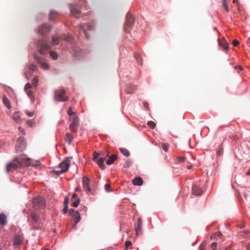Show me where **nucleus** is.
Here are the masks:
<instances>
[{
  "label": "nucleus",
  "instance_id": "obj_1",
  "mask_svg": "<svg viewBox=\"0 0 250 250\" xmlns=\"http://www.w3.org/2000/svg\"><path fill=\"white\" fill-rule=\"evenodd\" d=\"M54 100L57 102L66 101L68 97L66 95V91L63 88L57 89L54 91Z\"/></svg>",
  "mask_w": 250,
  "mask_h": 250
},
{
  "label": "nucleus",
  "instance_id": "obj_2",
  "mask_svg": "<svg viewBox=\"0 0 250 250\" xmlns=\"http://www.w3.org/2000/svg\"><path fill=\"white\" fill-rule=\"evenodd\" d=\"M37 45L40 48V53L41 54H45L47 51L51 49V46L48 44L47 41L45 39L39 40Z\"/></svg>",
  "mask_w": 250,
  "mask_h": 250
},
{
  "label": "nucleus",
  "instance_id": "obj_3",
  "mask_svg": "<svg viewBox=\"0 0 250 250\" xmlns=\"http://www.w3.org/2000/svg\"><path fill=\"white\" fill-rule=\"evenodd\" d=\"M16 161L19 163L21 167H28L31 165V160L30 158H27L26 155H20L16 157Z\"/></svg>",
  "mask_w": 250,
  "mask_h": 250
},
{
  "label": "nucleus",
  "instance_id": "obj_4",
  "mask_svg": "<svg viewBox=\"0 0 250 250\" xmlns=\"http://www.w3.org/2000/svg\"><path fill=\"white\" fill-rule=\"evenodd\" d=\"M33 204L35 209H40L45 207V201L43 197H38L33 199Z\"/></svg>",
  "mask_w": 250,
  "mask_h": 250
},
{
  "label": "nucleus",
  "instance_id": "obj_5",
  "mask_svg": "<svg viewBox=\"0 0 250 250\" xmlns=\"http://www.w3.org/2000/svg\"><path fill=\"white\" fill-rule=\"evenodd\" d=\"M71 162L68 159H66L61 163L59 165V167L61 168L60 171H57L58 174H61L67 171L70 167Z\"/></svg>",
  "mask_w": 250,
  "mask_h": 250
},
{
  "label": "nucleus",
  "instance_id": "obj_6",
  "mask_svg": "<svg viewBox=\"0 0 250 250\" xmlns=\"http://www.w3.org/2000/svg\"><path fill=\"white\" fill-rule=\"evenodd\" d=\"M134 22V20L133 15L130 13H128L126 16V21L125 24V30L126 32L129 31V28L132 26Z\"/></svg>",
  "mask_w": 250,
  "mask_h": 250
},
{
  "label": "nucleus",
  "instance_id": "obj_7",
  "mask_svg": "<svg viewBox=\"0 0 250 250\" xmlns=\"http://www.w3.org/2000/svg\"><path fill=\"white\" fill-rule=\"evenodd\" d=\"M19 167H21L19 166V163L16 161V158H15L12 161L9 162L7 165L6 171L8 172L9 171H13Z\"/></svg>",
  "mask_w": 250,
  "mask_h": 250
},
{
  "label": "nucleus",
  "instance_id": "obj_8",
  "mask_svg": "<svg viewBox=\"0 0 250 250\" xmlns=\"http://www.w3.org/2000/svg\"><path fill=\"white\" fill-rule=\"evenodd\" d=\"M79 126V119L76 116L72 117L71 124L69 125V129L73 132H76Z\"/></svg>",
  "mask_w": 250,
  "mask_h": 250
},
{
  "label": "nucleus",
  "instance_id": "obj_9",
  "mask_svg": "<svg viewBox=\"0 0 250 250\" xmlns=\"http://www.w3.org/2000/svg\"><path fill=\"white\" fill-rule=\"evenodd\" d=\"M69 214L76 224H77L80 221L81 218L78 211L75 210L74 209H70Z\"/></svg>",
  "mask_w": 250,
  "mask_h": 250
},
{
  "label": "nucleus",
  "instance_id": "obj_10",
  "mask_svg": "<svg viewBox=\"0 0 250 250\" xmlns=\"http://www.w3.org/2000/svg\"><path fill=\"white\" fill-rule=\"evenodd\" d=\"M25 146V143L22 138H20L18 140L16 144V150L17 152H21Z\"/></svg>",
  "mask_w": 250,
  "mask_h": 250
},
{
  "label": "nucleus",
  "instance_id": "obj_11",
  "mask_svg": "<svg viewBox=\"0 0 250 250\" xmlns=\"http://www.w3.org/2000/svg\"><path fill=\"white\" fill-rule=\"evenodd\" d=\"M51 26L49 24H44L39 27L38 32L41 35H45L50 32Z\"/></svg>",
  "mask_w": 250,
  "mask_h": 250
},
{
  "label": "nucleus",
  "instance_id": "obj_12",
  "mask_svg": "<svg viewBox=\"0 0 250 250\" xmlns=\"http://www.w3.org/2000/svg\"><path fill=\"white\" fill-rule=\"evenodd\" d=\"M28 221L32 224H37L39 221V216L35 212H32L28 217Z\"/></svg>",
  "mask_w": 250,
  "mask_h": 250
},
{
  "label": "nucleus",
  "instance_id": "obj_13",
  "mask_svg": "<svg viewBox=\"0 0 250 250\" xmlns=\"http://www.w3.org/2000/svg\"><path fill=\"white\" fill-rule=\"evenodd\" d=\"M86 25L88 29L92 30L94 29L95 24L93 23H89L86 24H85V23H83L80 25V28L83 31L86 38H88V37L87 36V33L86 32V31L85 30V27Z\"/></svg>",
  "mask_w": 250,
  "mask_h": 250
},
{
  "label": "nucleus",
  "instance_id": "obj_14",
  "mask_svg": "<svg viewBox=\"0 0 250 250\" xmlns=\"http://www.w3.org/2000/svg\"><path fill=\"white\" fill-rule=\"evenodd\" d=\"M203 193L202 188L197 184H194L192 186V194L196 196H200Z\"/></svg>",
  "mask_w": 250,
  "mask_h": 250
},
{
  "label": "nucleus",
  "instance_id": "obj_15",
  "mask_svg": "<svg viewBox=\"0 0 250 250\" xmlns=\"http://www.w3.org/2000/svg\"><path fill=\"white\" fill-rule=\"evenodd\" d=\"M89 180L88 178L85 176L83 177V188L87 191V193L90 192L91 189L89 187Z\"/></svg>",
  "mask_w": 250,
  "mask_h": 250
},
{
  "label": "nucleus",
  "instance_id": "obj_16",
  "mask_svg": "<svg viewBox=\"0 0 250 250\" xmlns=\"http://www.w3.org/2000/svg\"><path fill=\"white\" fill-rule=\"evenodd\" d=\"M109 152L107 150H106L105 157L109 156L108 159L106 161V164L108 165H111L112 164H113L114 163V162L117 158V156L115 154H112L110 156H109Z\"/></svg>",
  "mask_w": 250,
  "mask_h": 250
},
{
  "label": "nucleus",
  "instance_id": "obj_17",
  "mask_svg": "<svg viewBox=\"0 0 250 250\" xmlns=\"http://www.w3.org/2000/svg\"><path fill=\"white\" fill-rule=\"evenodd\" d=\"M137 89V86L129 84L126 86L125 91L127 94H131L134 93Z\"/></svg>",
  "mask_w": 250,
  "mask_h": 250
},
{
  "label": "nucleus",
  "instance_id": "obj_18",
  "mask_svg": "<svg viewBox=\"0 0 250 250\" xmlns=\"http://www.w3.org/2000/svg\"><path fill=\"white\" fill-rule=\"evenodd\" d=\"M70 13L72 16L77 17L80 13V10L76 6L71 5L70 6Z\"/></svg>",
  "mask_w": 250,
  "mask_h": 250
},
{
  "label": "nucleus",
  "instance_id": "obj_19",
  "mask_svg": "<svg viewBox=\"0 0 250 250\" xmlns=\"http://www.w3.org/2000/svg\"><path fill=\"white\" fill-rule=\"evenodd\" d=\"M142 221L140 218L138 219L137 226L135 228L136 234L139 235L142 232Z\"/></svg>",
  "mask_w": 250,
  "mask_h": 250
},
{
  "label": "nucleus",
  "instance_id": "obj_20",
  "mask_svg": "<svg viewBox=\"0 0 250 250\" xmlns=\"http://www.w3.org/2000/svg\"><path fill=\"white\" fill-rule=\"evenodd\" d=\"M177 161L178 163L180 164H184L183 166H186L188 169H190L192 167V166L188 165V162L185 159L184 157H179L177 158Z\"/></svg>",
  "mask_w": 250,
  "mask_h": 250
},
{
  "label": "nucleus",
  "instance_id": "obj_21",
  "mask_svg": "<svg viewBox=\"0 0 250 250\" xmlns=\"http://www.w3.org/2000/svg\"><path fill=\"white\" fill-rule=\"evenodd\" d=\"M242 193L246 199L250 200V187L243 188Z\"/></svg>",
  "mask_w": 250,
  "mask_h": 250
},
{
  "label": "nucleus",
  "instance_id": "obj_22",
  "mask_svg": "<svg viewBox=\"0 0 250 250\" xmlns=\"http://www.w3.org/2000/svg\"><path fill=\"white\" fill-rule=\"evenodd\" d=\"M35 59L37 60L38 63L41 64L42 68H43L45 69H48L49 68V66L47 63H46L45 62L42 61L38 57H36L35 56Z\"/></svg>",
  "mask_w": 250,
  "mask_h": 250
},
{
  "label": "nucleus",
  "instance_id": "obj_23",
  "mask_svg": "<svg viewBox=\"0 0 250 250\" xmlns=\"http://www.w3.org/2000/svg\"><path fill=\"white\" fill-rule=\"evenodd\" d=\"M7 216L3 213L0 214V224L5 226L7 224Z\"/></svg>",
  "mask_w": 250,
  "mask_h": 250
},
{
  "label": "nucleus",
  "instance_id": "obj_24",
  "mask_svg": "<svg viewBox=\"0 0 250 250\" xmlns=\"http://www.w3.org/2000/svg\"><path fill=\"white\" fill-rule=\"evenodd\" d=\"M134 185L141 186L143 183V179L139 177L135 178L132 181Z\"/></svg>",
  "mask_w": 250,
  "mask_h": 250
},
{
  "label": "nucleus",
  "instance_id": "obj_25",
  "mask_svg": "<svg viewBox=\"0 0 250 250\" xmlns=\"http://www.w3.org/2000/svg\"><path fill=\"white\" fill-rule=\"evenodd\" d=\"M2 102L4 105L7 107V108L10 109L11 108L10 102L5 95H3L2 96Z\"/></svg>",
  "mask_w": 250,
  "mask_h": 250
},
{
  "label": "nucleus",
  "instance_id": "obj_26",
  "mask_svg": "<svg viewBox=\"0 0 250 250\" xmlns=\"http://www.w3.org/2000/svg\"><path fill=\"white\" fill-rule=\"evenodd\" d=\"M58 17V13L54 10L50 11L49 14V20L53 21L57 18Z\"/></svg>",
  "mask_w": 250,
  "mask_h": 250
},
{
  "label": "nucleus",
  "instance_id": "obj_27",
  "mask_svg": "<svg viewBox=\"0 0 250 250\" xmlns=\"http://www.w3.org/2000/svg\"><path fill=\"white\" fill-rule=\"evenodd\" d=\"M105 158L101 157L99 159V160L97 161V163L99 166L102 170H104L105 168V166L104 164Z\"/></svg>",
  "mask_w": 250,
  "mask_h": 250
},
{
  "label": "nucleus",
  "instance_id": "obj_28",
  "mask_svg": "<svg viewBox=\"0 0 250 250\" xmlns=\"http://www.w3.org/2000/svg\"><path fill=\"white\" fill-rule=\"evenodd\" d=\"M219 44L225 50L228 49L229 44L224 40H219Z\"/></svg>",
  "mask_w": 250,
  "mask_h": 250
},
{
  "label": "nucleus",
  "instance_id": "obj_29",
  "mask_svg": "<svg viewBox=\"0 0 250 250\" xmlns=\"http://www.w3.org/2000/svg\"><path fill=\"white\" fill-rule=\"evenodd\" d=\"M73 140L72 136L69 133H66L65 134V140L67 142L68 145H70Z\"/></svg>",
  "mask_w": 250,
  "mask_h": 250
},
{
  "label": "nucleus",
  "instance_id": "obj_30",
  "mask_svg": "<svg viewBox=\"0 0 250 250\" xmlns=\"http://www.w3.org/2000/svg\"><path fill=\"white\" fill-rule=\"evenodd\" d=\"M21 237L18 236V235H16L14 237V244L15 245H19L21 244Z\"/></svg>",
  "mask_w": 250,
  "mask_h": 250
},
{
  "label": "nucleus",
  "instance_id": "obj_31",
  "mask_svg": "<svg viewBox=\"0 0 250 250\" xmlns=\"http://www.w3.org/2000/svg\"><path fill=\"white\" fill-rule=\"evenodd\" d=\"M120 151L122 154L126 157H128L130 155L129 151L125 148H120Z\"/></svg>",
  "mask_w": 250,
  "mask_h": 250
},
{
  "label": "nucleus",
  "instance_id": "obj_32",
  "mask_svg": "<svg viewBox=\"0 0 250 250\" xmlns=\"http://www.w3.org/2000/svg\"><path fill=\"white\" fill-rule=\"evenodd\" d=\"M59 40L58 38H57L56 36H53L52 38V44L53 45H56L59 44Z\"/></svg>",
  "mask_w": 250,
  "mask_h": 250
},
{
  "label": "nucleus",
  "instance_id": "obj_33",
  "mask_svg": "<svg viewBox=\"0 0 250 250\" xmlns=\"http://www.w3.org/2000/svg\"><path fill=\"white\" fill-rule=\"evenodd\" d=\"M240 233L241 236L245 237L250 236V230H249L242 231Z\"/></svg>",
  "mask_w": 250,
  "mask_h": 250
},
{
  "label": "nucleus",
  "instance_id": "obj_34",
  "mask_svg": "<svg viewBox=\"0 0 250 250\" xmlns=\"http://www.w3.org/2000/svg\"><path fill=\"white\" fill-rule=\"evenodd\" d=\"M32 84L33 86H36L38 85V76H35L31 81Z\"/></svg>",
  "mask_w": 250,
  "mask_h": 250
},
{
  "label": "nucleus",
  "instance_id": "obj_35",
  "mask_svg": "<svg viewBox=\"0 0 250 250\" xmlns=\"http://www.w3.org/2000/svg\"><path fill=\"white\" fill-rule=\"evenodd\" d=\"M223 7L227 12H229V6L227 3V0H223Z\"/></svg>",
  "mask_w": 250,
  "mask_h": 250
},
{
  "label": "nucleus",
  "instance_id": "obj_36",
  "mask_svg": "<svg viewBox=\"0 0 250 250\" xmlns=\"http://www.w3.org/2000/svg\"><path fill=\"white\" fill-rule=\"evenodd\" d=\"M147 125L151 129H153L156 126L155 123L153 121H148L147 122Z\"/></svg>",
  "mask_w": 250,
  "mask_h": 250
},
{
  "label": "nucleus",
  "instance_id": "obj_37",
  "mask_svg": "<svg viewBox=\"0 0 250 250\" xmlns=\"http://www.w3.org/2000/svg\"><path fill=\"white\" fill-rule=\"evenodd\" d=\"M162 148L163 149V150L166 152H167L168 150V148H169V145L167 143H164L162 145Z\"/></svg>",
  "mask_w": 250,
  "mask_h": 250
},
{
  "label": "nucleus",
  "instance_id": "obj_38",
  "mask_svg": "<svg viewBox=\"0 0 250 250\" xmlns=\"http://www.w3.org/2000/svg\"><path fill=\"white\" fill-rule=\"evenodd\" d=\"M63 39L66 41H71L72 39V36L69 35H63Z\"/></svg>",
  "mask_w": 250,
  "mask_h": 250
},
{
  "label": "nucleus",
  "instance_id": "obj_39",
  "mask_svg": "<svg viewBox=\"0 0 250 250\" xmlns=\"http://www.w3.org/2000/svg\"><path fill=\"white\" fill-rule=\"evenodd\" d=\"M132 243L130 241H127L125 243V249L124 250H128L129 247H131Z\"/></svg>",
  "mask_w": 250,
  "mask_h": 250
},
{
  "label": "nucleus",
  "instance_id": "obj_40",
  "mask_svg": "<svg viewBox=\"0 0 250 250\" xmlns=\"http://www.w3.org/2000/svg\"><path fill=\"white\" fill-rule=\"evenodd\" d=\"M50 55L53 60H57L58 58V55L54 51H50Z\"/></svg>",
  "mask_w": 250,
  "mask_h": 250
},
{
  "label": "nucleus",
  "instance_id": "obj_41",
  "mask_svg": "<svg viewBox=\"0 0 250 250\" xmlns=\"http://www.w3.org/2000/svg\"><path fill=\"white\" fill-rule=\"evenodd\" d=\"M222 235V234L220 232H216L215 233L212 234L211 236H210V238L211 239H214L216 238V236L217 237H220Z\"/></svg>",
  "mask_w": 250,
  "mask_h": 250
},
{
  "label": "nucleus",
  "instance_id": "obj_42",
  "mask_svg": "<svg viewBox=\"0 0 250 250\" xmlns=\"http://www.w3.org/2000/svg\"><path fill=\"white\" fill-rule=\"evenodd\" d=\"M27 94L29 98H30L31 99L34 98V92L32 91L29 90L27 91Z\"/></svg>",
  "mask_w": 250,
  "mask_h": 250
},
{
  "label": "nucleus",
  "instance_id": "obj_43",
  "mask_svg": "<svg viewBox=\"0 0 250 250\" xmlns=\"http://www.w3.org/2000/svg\"><path fill=\"white\" fill-rule=\"evenodd\" d=\"M25 113L28 116L30 117L33 116L35 114L34 111H29L27 110L25 111Z\"/></svg>",
  "mask_w": 250,
  "mask_h": 250
},
{
  "label": "nucleus",
  "instance_id": "obj_44",
  "mask_svg": "<svg viewBox=\"0 0 250 250\" xmlns=\"http://www.w3.org/2000/svg\"><path fill=\"white\" fill-rule=\"evenodd\" d=\"M37 66L34 64H30L29 65V69L32 71H36L37 70Z\"/></svg>",
  "mask_w": 250,
  "mask_h": 250
},
{
  "label": "nucleus",
  "instance_id": "obj_45",
  "mask_svg": "<svg viewBox=\"0 0 250 250\" xmlns=\"http://www.w3.org/2000/svg\"><path fill=\"white\" fill-rule=\"evenodd\" d=\"M80 202V199L79 198H77L76 201L73 202L72 203V206L74 207H77Z\"/></svg>",
  "mask_w": 250,
  "mask_h": 250
},
{
  "label": "nucleus",
  "instance_id": "obj_46",
  "mask_svg": "<svg viewBox=\"0 0 250 250\" xmlns=\"http://www.w3.org/2000/svg\"><path fill=\"white\" fill-rule=\"evenodd\" d=\"M101 155V154L97 152L96 151H94L93 153V160L95 161L96 159L99 157V155Z\"/></svg>",
  "mask_w": 250,
  "mask_h": 250
},
{
  "label": "nucleus",
  "instance_id": "obj_47",
  "mask_svg": "<svg viewBox=\"0 0 250 250\" xmlns=\"http://www.w3.org/2000/svg\"><path fill=\"white\" fill-rule=\"evenodd\" d=\"M32 84L30 83H27L25 85V90L27 91V89L31 88L32 87Z\"/></svg>",
  "mask_w": 250,
  "mask_h": 250
},
{
  "label": "nucleus",
  "instance_id": "obj_48",
  "mask_svg": "<svg viewBox=\"0 0 250 250\" xmlns=\"http://www.w3.org/2000/svg\"><path fill=\"white\" fill-rule=\"evenodd\" d=\"M206 243H203L200 246L199 250H205Z\"/></svg>",
  "mask_w": 250,
  "mask_h": 250
},
{
  "label": "nucleus",
  "instance_id": "obj_49",
  "mask_svg": "<svg viewBox=\"0 0 250 250\" xmlns=\"http://www.w3.org/2000/svg\"><path fill=\"white\" fill-rule=\"evenodd\" d=\"M27 123L29 126L31 127H33L35 126V123L30 120H28L27 121Z\"/></svg>",
  "mask_w": 250,
  "mask_h": 250
},
{
  "label": "nucleus",
  "instance_id": "obj_50",
  "mask_svg": "<svg viewBox=\"0 0 250 250\" xmlns=\"http://www.w3.org/2000/svg\"><path fill=\"white\" fill-rule=\"evenodd\" d=\"M232 43L234 46H236L239 44V42L237 40H234L232 41Z\"/></svg>",
  "mask_w": 250,
  "mask_h": 250
},
{
  "label": "nucleus",
  "instance_id": "obj_51",
  "mask_svg": "<svg viewBox=\"0 0 250 250\" xmlns=\"http://www.w3.org/2000/svg\"><path fill=\"white\" fill-rule=\"evenodd\" d=\"M217 244L216 242H213L211 244V247L212 250L217 249Z\"/></svg>",
  "mask_w": 250,
  "mask_h": 250
},
{
  "label": "nucleus",
  "instance_id": "obj_52",
  "mask_svg": "<svg viewBox=\"0 0 250 250\" xmlns=\"http://www.w3.org/2000/svg\"><path fill=\"white\" fill-rule=\"evenodd\" d=\"M67 113H68V114L69 115L71 116V115H72L74 114V112H73V111H72V109L71 107H70V108L68 109Z\"/></svg>",
  "mask_w": 250,
  "mask_h": 250
},
{
  "label": "nucleus",
  "instance_id": "obj_53",
  "mask_svg": "<svg viewBox=\"0 0 250 250\" xmlns=\"http://www.w3.org/2000/svg\"><path fill=\"white\" fill-rule=\"evenodd\" d=\"M105 189L106 190V191H110L111 190V189H110V185H109V184H106L105 185Z\"/></svg>",
  "mask_w": 250,
  "mask_h": 250
},
{
  "label": "nucleus",
  "instance_id": "obj_54",
  "mask_svg": "<svg viewBox=\"0 0 250 250\" xmlns=\"http://www.w3.org/2000/svg\"><path fill=\"white\" fill-rule=\"evenodd\" d=\"M13 119L17 121L20 119V117L17 113H15L13 115Z\"/></svg>",
  "mask_w": 250,
  "mask_h": 250
},
{
  "label": "nucleus",
  "instance_id": "obj_55",
  "mask_svg": "<svg viewBox=\"0 0 250 250\" xmlns=\"http://www.w3.org/2000/svg\"><path fill=\"white\" fill-rule=\"evenodd\" d=\"M63 211L64 214H65L67 212V211H68V206L67 205L64 206L63 209Z\"/></svg>",
  "mask_w": 250,
  "mask_h": 250
},
{
  "label": "nucleus",
  "instance_id": "obj_56",
  "mask_svg": "<svg viewBox=\"0 0 250 250\" xmlns=\"http://www.w3.org/2000/svg\"><path fill=\"white\" fill-rule=\"evenodd\" d=\"M235 69H238L240 71H241L243 70V67L240 65L236 66L235 67Z\"/></svg>",
  "mask_w": 250,
  "mask_h": 250
},
{
  "label": "nucleus",
  "instance_id": "obj_57",
  "mask_svg": "<svg viewBox=\"0 0 250 250\" xmlns=\"http://www.w3.org/2000/svg\"><path fill=\"white\" fill-rule=\"evenodd\" d=\"M143 104L145 107H146V108H148V104L147 103L144 102Z\"/></svg>",
  "mask_w": 250,
  "mask_h": 250
},
{
  "label": "nucleus",
  "instance_id": "obj_58",
  "mask_svg": "<svg viewBox=\"0 0 250 250\" xmlns=\"http://www.w3.org/2000/svg\"><path fill=\"white\" fill-rule=\"evenodd\" d=\"M68 202H69V199L68 198H66L65 199V201H64V205H67L68 204Z\"/></svg>",
  "mask_w": 250,
  "mask_h": 250
},
{
  "label": "nucleus",
  "instance_id": "obj_59",
  "mask_svg": "<svg viewBox=\"0 0 250 250\" xmlns=\"http://www.w3.org/2000/svg\"><path fill=\"white\" fill-rule=\"evenodd\" d=\"M130 166V164L129 162H127L125 163V167H129Z\"/></svg>",
  "mask_w": 250,
  "mask_h": 250
},
{
  "label": "nucleus",
  "instance_id": "obj_60",
  "mask_svg": "<svg viewBox=\"0 0 250 250\" xmlns=\"http://www.w3.org/2000/svg\"><path fill=\"white\" fill-rule=\"evenodd\" d=\"M77 195L76 193H73L72 195V198L73 199H75V198H77Z\"/></svg>",
  "mask_w": 250,
  "mask_h": 250
},
{
  "label": "nucleus",
  "instance_id": "obj_61",
  "mask_svg": "<svg viewBox=\"0 0 250 250\" xmlns=\"http://www.w3.org/2000/svg\"><path fill=\"white\" fill-rule=\"evenodd\" d=\"M81 190V188L80 187H78L76 188V191H80Z\"/></svg>",
  "mask_w": 250,
  "mask_h": 250
},
{
  "label": "nucleus",
  "instance_id": "obj_62",
  "mask_svg": "<svg viewBox=\"0 0 250 250\" xmlns=\"http://www.w3.org/2000/svg\"><path fill=\"white\" fill-rule=\"evenodd\" d=\"M225 250H233L230 247H227L226 248Z\"/></svg>",
  "mask_w": 250,
  "mask_h": 250
},
{
  "label": "nucleus",
  "instance_id": "obj_63",
  "mask_svg": "<svg viewBox=\"0 0 250 250\" xmlns=\"http://www.w3.org/2000/svg\"><path fill=\"white\" fill-rule=\"evenodd\" d=\"M246 175H250V169H249L246 173Z\"/></svg>",
  "mask_w": 250,
  "mask_h": 250
},
{
  "label": "nucleus",
  "instance_id": "obj_64",
  "mask_svg": "<svg viewBox=\"0 0 250 250\" xmlns=\"http://www.w3.org/2000/svg\"><path fill=\"white\" fill-rule=\"evenodd\" d=\"M247 250H250V243L247 246Z\"/></svg>",
  "mask_w": 250,
  "mask_h": 250
}]
</instances>
